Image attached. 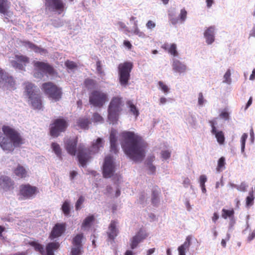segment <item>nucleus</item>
<instances>
[{
	"label": "nucleus",
	"mask_w": 255,
	"mask_h": 255,
	"mask_svg": "<svg viewBox=\"0 0 255 255\" xmlns=\"http://www.w3.org/2000/svg\"><path fill=\"white\" fill-rule=\"evenodd\" d=\"M168 17L169 21L172 24L175 25L178 22L179 19L175 17V15L173 13H169Z\"/></svg>",
	"instance_id": "de8ad7c7"
},
{
	"label": "nucleus",
	"mask_w": 255,
	"mask_h": 255,
	"mask_svg": "<svg viewBox=\"0 0 255 255\" xmlns=\"http://www.w3.org/2000/svg\"><path fill=\"white\" fill-rule=\"evenodd\" d=\"M83 238V234H77L72 240L73 246L82 247V240Z\"/></svg>",
	"instance_id": "e433bc0d"
},
{
	"label": "nucleus",
	"mask_w": 255,
	"mask_h": 255,
	"mask_svg": "<svg viewBox=\"0 0 255 255\" xmlns=\"http://www.w3.org/2000/svg\"><path fill=\"white\" fill-rule=\"evenodd\" d=\"M85 200V198L83 196H81L79 197V199L77 201L75 204V209L76 211L79 210L81 207V205L84 203Z\"/></svg>",
	"instance_id": "a18cd8bd"
},
{
	"label": "nucleus",
	"mask_w": 255,
	"mask_h": 255,
	"mask_svg": "<svg viewBox=\"0 0 255 255\" xmlns=\"http://www.w3.org/2000/svg\"><path fill=\"white\" fill-rule=\"evenodd\" d=\"M24 95L26 99L30 98L38 94V93L35 90L36 86L31 82H26L24 84Z\"/></svg>",
	"instance_id": "aec40b11"
},
{
	"label": "nucleus",
	"mask_w": 255,
	"mask_h": 255,
	"mask_svg": "<svg viewBox=\"0 0 255 255\" xmlns=\"http://www.w3.org/2000/svg\"><path fill=\"white\" fill-rule=\"evenodd\" d=\"M92 121L95 123H102L104 121L103 117L98 113H94Z\"/></svg>",
	"instance_id": "37998d69"
},
{
	"label": "nucleus",
	"mask_w": 255,
	"mask_h": 255,
	"mask_svg": "<svg viewBox=\"0 0 255 255\" xmlns=\"http://www.w3.org/2000/svg\"><path fill=\"white\" fill-rule=\"evenodd\" d=\"M38 192V189L35 186H32L29 184H22L19 187V195L21 199H30Z\"/></svg>",
	"instance_id": "f8f14e48"
},
{
	"label": "nucleus",
	"mask_w": 255,
	"mask_h": 255,
	"mask_svg": "<svg viewBox=\"0 0 255 255\" xmlns=\"http://www.w3.org/2000/svg\"><path fill=\"white\" fill-rule=\"evenodd\" d=\"M51 147L57 156L60 160H62V150L60 145L57 143L52 142L51 144Z\"/></svg>",
	"instance_id": "72a5a7b5"
},
{
	"label": "nucleus",
	"mask_w": 255,
	"mask_h": 255,
	"mask_svg": "<svg viewBox=\"0 0 255 255\" xmlns=\"http://www.w3.org/2000/svg\"><path fill=\"white\" fill-rule=\"evenodd\" d=\"M231 71L230 69H228L224 76V82L227 83L228 84H230L231 82Z\"/></svg>",
	"instance_id": "3c124183"
},
{
	"label": "nucleus",
	"mask_w": 255,
	"mask_h": 255,
	"mask_svg": "<svg viewBox=\"0 0 255 255\" xmlns=\"http://www.w3.org/2000/svg\"><path fill=\"white\" fill-rule=\"evenodd\" d=\"M225 165V158L224 157H221L219 158L218 161V166L217 170L219 172L222 171L223 168H224Z\"/></svg>",
	"instance_id": "79ce46f5"
},
{
	"label": "nucleus",
	"mask_w": 255,
	"mask_h": 255,
	"mask_svg": "<svg viewBox=\"0 0 255 255\" xmlns=\"http://www.w3.org/2000/svg\"><path fill=\"white\" fill-rule=\"evenodd\" d=\"M220 117L225 120H228L229 119V114L228 112L225 110L221 112L220 114Z\"/></svg>",
	"instance_id": "13d9d810"
},
{
	"label": "nucleus",
	"mask_w": 255,
	"mask_h": 255,
	"mask_svg": "<svg viewBox=\"0 0 255 255\" xmlns=\"http://www.w3.org/2000/svg\"><path fill=\"white\" fill-rule=\"evenodd\" d=\"M255 79V69H254L253 71L252 74L250 76V80H254Z\"/></svg>",
	"instance_id": "774afa93"
},
{
	"label": "nucleus",
	"mask_w": 255,
	"mask_h": 255,
	"mask_svg": "<svg viewBox=\"0 0 255 255\" xmlns=\"http://www.w3.org/2000/svg\"><path fill=\"white\" fill-rule=\"evenodd\" d=\"M124 45L127 47L128 49L130 50L132 48V45L130 42L128 40H124Z\"/></svg>",
	"instance_id": "0e129e2a"
},
{
	"label": "nucleus",
	"mask_w": 255,
	"mask_h": 255,
	"mask_svg": "<svg viewBox=\"0 0 255 255\" xmlns=\"http://www.w3.org/2000/svg\"><path fill=\"white\" fill-rule=\"evenodd\" d=\"M162 48L174 56L178 55V52L176 50L177 47L175 43H172L170 45L167 43H165L162 46Z\"/></svg>",
	"instance_id": "c85d7f7f"
},
{
	"label": "nucleus",
	"mask_w": 255,
	"mask_h": 255,
	"mask_svg": "<svg viewBox=\"0 0 255 255\" xmlns=\"http://www.w3.org/2000/svg\"><path fill=\"white\" fill-rule=\"evenodd\" d=\"M255 199L254 191L252 189L249 192V195L246 198V206L250 207L254 204Z\"/></svg>",
	"instance_id": "58836bf2"
},
{
	"label": "nucleus",
	"mask_w": 255,
	"mask_h": 255,
	"mask_svg": "<svg viewBox=\"0 0 255 255\" xmlns=\"http://www.w3.org/2000/svg\"><path fill=\"white\" fill-rule=\"evenodd\" d=\"M117 223L115 220H112L109 226L107 235L108 238L111 240L114 241L119 233V231L116 228Z\"/></svg>",
	"instance_id": "4be33fe9"
},
{
	"label": "nucleus",
	"mask_w": 255,
	"mask_h": 255,
	"mask_svg": "<svg viewBox=\"0 0 255 255\" xmlns=\"http://www.w3.org/2000/svg\"><path fill=\"white\" fill-rule=\"evenodd\" d=\"M15 58L16 61L12 62V66L19 70H25V67L29 63V57L23 55H16Z\"/></svg>",
	"instance_id": "2eb2a0df"
},
{
	"label": "nucleus",
	"mask_w": 255,
	"mask_h": 255,
	"mask_svg": "<svg viewBox=\"0 0 255 255\" xmlns=\"http://www.w3.org/2000/svg\"><path fill=\"white\" fill-rule=\"evenodd\" d=\"M14 182L10 177L2 176L0 177V186L5 191H9L14 188Z\"/></svg>",
	"instance_id": "a211bd4d"
},
{
	"label": "nucleus",
	"mask_w": 255,
	"mask_h": 255,
	"mask_svg": "<svg viewBox=\"0 0 255 255\" xmlns=\"http://www.w3.org/2000/svg\"><path fill=\"white\" fill-rule=\"evenodd\" d=\"M133 68V63L131 62H125L119 65L118 74L119 82L121 86L126 87L128 85L130 77V72Z\"/></svg>",
	"instance_id": "39448f33"
},
{
	"label": "nucleus",
	"mask_w": 255,
	"mask_h": 255,
	"mask_svg": "<svg viewBox=\"0 0 255 255\" xmlns=\"http://www.w3.org/2000/svg\"><path fill=\"white\" fill-rule=\"evenodd\" d=\"M13 172L16 176L19 178H25L27 174V172L25 168L19 164L13 169Z\"/></svg>",
	"instance_id": "bb28decb"
},
{
	"label": "nucleus",
	"mask_w": 255,
	"mask_h": 255,
	"mask_svg": "<svg viewBox=\"0 0 255 255\" xmlns=\"http://www.w3.org/2000/svg\"><path fill=\"white\" fill-rule=\"evenodd\" d=\"M234 214L235 212L233 209L230 210L223 209L222 210V217L224 219H227L228 218H233Z\"/></svg>",
	"instance_id": "c9c22d12"
},
{
	"label": "nucleus",
	"mask_w": 255,
	"mask_h": 255,
	"mask_svg": "<svg viewBox=\"0 0 255 255\" xmlns=\"http://www.w3.org/2000/svg\"><path fill=\"white\" fill-rule=\"evenodd\" d=\"M65 65L69 69H73L76 68L77 64L73 61L67 60L65 62Z\"/></svg>",
	"instance_id": "8fccbe9b"
},
{
	"label": "nucleus",
	"mask_w": 255,
	"mask_h": 255,
	"mask_svg": "<svg viewBox=\"0 0 255 255\" xmlns=\"http://www.w3.org/2000/svg\"><path fill=\"white\" fill-rule=\"evenodd\" d=\"M191 240L192 237L191 236H188L186 238L185 242L178 247V251L179 253V255H186L185 251L186 250H188L191 244Z\"/></svg>",
	"instance_id": "393cba45"
},
{
	"label": "nucleus",
	"mask_w": 255,
	"mask_h": 255,
	"mask_svg": "<svg viewBox=\"0 0 255 255\" xmlns=\"http://www.w3.org/2000/svg\"><path fill=\"white\" fill-rule=\"evenodd\" d=\"M248 138V134L247 133H244L241 137V142H242V151L244 150L245 147V143L247 138Z\"/></svg>",
	"instance_id": "864d4df0"
},
{
	"label": "nucleus",
	"mask_w": 255,
	"mask_h": 255,
	"mask_svg": "<svg viewBox=\"0 0 255 255\" xmlns=\"http://www.w3.org/2000/svg\"><path fill=\"white\" fill-rule=\"evenodd\" d=\"M29 244L32 247H34L36 252H38L41 255H45V251L42 245L36 242H30Z\"/></svg>",
	"instance_id": "f704fd0d"
},
{
	"label": "nucleus",
	"mask_w": 255,
	"mask_h": 255,
	"mask_svg": "<svg viewBox=\"0 0 255 255\" xmlns=\"http://www.w3.org/2000/svg\"><path fill=\"white\" fill-rule=\"evenodd\" d=\"M84 84L86 88H89L95 87L96 82L93 79L87 78L84 80Z\"/></svg>",
	"instance_id": "a19ab883"
},
{
	"label": "nucleus",
	"mask_w": 255,
	"mask_h": 255,
	"mask_svg": "<svg viewBox=\"0 0 255 255\" xmlns=\"http://www.w3.org/2000/svg\"><path fill=\"white\" fill-rule=\"evenodd\" d=\"M209 123L212 127V133L215 135L218 142L220 144H224L225 142L224 134L222 131H217L215 126V122L213 121H210Z\"/></svg>",
	"instance_id": "412c9836"
},
{
	"label": "nucleus",
	"mask_w": 255,
	"mask_h": 255,
	"mask_svg": "<svg viewBox=\"0 0 255 255\" xmlns=\"http://www.w3.org/2000/svg\"><path fill=\"white\" fill-rule=\"evenodd\" d=\"M206 101L204 99L202 93L200 92L198 94V102L199 106H202Z\"/></svg>",
	"instance_id": "6e6d98bb"
},
{
	"label": "nucleus",
	"mask_w": 255,
	"mask_h": 255,
	"mask_svg": "<svg viewBox=\"0 0 255 255\" xmlns=\"http://www.w3.org/2000/svg\"><path fill=\"white\" fill-rule=\"evenodd\" d=\"M171 153L168 150H163L161 152L162 157L164 159H167L170 157Z\"/></svg>",
	"instance_id": "4d7b16f0"
},
{
	"label": "nucleus",
	"mask_w": 255,
	"mask_h": 255,
	"mask_svg": "<svg viewBox=\"0 0 255 255\" xmlns=\"http://www.w3.org/2000/svg\"><path fill=\"white\" fill-rule=\"evenodd\" d=\"M134 29L133 31V34L135 35H138L139 37H143L144 36V34L143 32L140 31L138 29L137 24V21L134 22Z\"/></svg>",
	"instance_id": "49530a36"
},
{
	"label": "nucleus",
	"mask_w": 255,
	"mask_h": 255,
	"mask_svg": "<svg viewBox=\"0 0 255 255\" xmlns=\"http://www.w3.org/2000/svg\"><path fill=\"white\" fill-rule=\"evenodd\" d=\"M126 104L127 107L129 109V112L134 115L135 118H137L139 116V113L138 110L132 101L131 100H128L126 102Z\"/></svg>",
	"instance_id": "c756f323"
},
{
	"label": "nucleus",
	"mask_w": 255,
	"mask_h": 255,
	"mask_svg": "<svg viewBox=\"0 0 255 255\" xmlns=\"http://www.w3.org/2000/svg\"><path fill=\"white\" fill-rule=\"evenodd\" d=\"M62 211L65 216H69L70 213V203L68 200L64 202L61 207Z\"/></svg>",
	"instance_id": "4c0bfd02"
},
{
	"label": "nucleus",
	"mask_w": 255,
	"mask_h": 255,
	"mask_svg": "<svg viewBox=\"0 0 255 255\" xmlns=\"http://www.w3.org/2000/svg\"><path fill=\"white\" fill-rule=\"evenodd\" d=\"M2 131L6 137L0 132V146L4 150L12 151L14 147H19L24 143V139L15 129L4 125Z\"/></svg>",
	"instance_id": "f03ea898"
},
{
	"label": "nucleus",
	"mask_w": 255,
	"mask_h": 255,
	"mask_svg": "<svg viewBox=\"0 0 255 255\" xmlns=\"http://www.w3.org/2000/svg\"><path fill=\"white\" fill-rule=\"evenodd\" d=\"M113 188L111 186H107L106 189V192L105 194H111L112 192Z\"/></svg>",
	"instance_id": "69168bd1"
},
{
	"label": "nucleus",
	"mask_w": 255,
	"mask_h": 255,
	"mask_svg": "<svg viewBox=\"0 0 255 255\" xmlns=\"http://www.w3.org/2000/svg\"><path fill=\"white\" fill-rule=\"evenodd\" d=\"M9 5L10 2L8 0H0V13L4 15L7 14Z\"/></svg>",
	"instance_id": "7c9ffc66"
},
{
	"label": "nucleus",
	"mask_w": 255,
	"mask_h": 255,
	"mask_svg": "<svg viewBox=\"0 0 255 255\" xmlns=\"http://www.w3.org/2000/svg\"><path fill=\"white\" fill-rule=\"evenodd\" d=\"M41 89L48 98L55 102L59 101L62 98L63 93L61 88L51 82L43 83Z\"/></svg>",
	"instance_id": "0eeeda50"
},
{
	"label": "nucleus",
	"mask_w": 255,
	"mask_h": 255,
	"mask_svg": "<svg viewBox=\"0 0 255 255\" xmlns=\"http://www.w3.org/2000/svg\"><path fill=\"white\" fill-rule=\"evenodd\" d=\"M77 125L83 129H88L90 122L88 118H81L77 122Z\"/></svg>",
	"instance_id": "473e14b6"
},
{
	"label": "nucleus",
	"mask_w": 255,
	"mask_h": 255,
	"mask_svg": "<svg viewBox=\"0 0 255 255\" xmlns=\"http://www.w3.org/2000/svg\"><path fill=\"white\" fill-rule=\"evenodd\" d=\"M97 70L99 73H102V63L100 60L96 62Z\"/></svg>",
	"instance_id": "052dcab7"
},
{
	"label": "nucleus",
	"mask_w": 255,
	"mask_h": 255,
	"mask_svg": "<svg viewBox=\"0 0 255 255\" xmlns=\"http://www.w3.org/2000/svg\"><path fill=\"white\" fill-rule=\"evenodd\" d=\"M158 85L160 89L162 90V91L165 93H168L169 91V88L165 84L163 83L162 81H159L158 82Z\"/></svg>",
	"instance_id": "603ef678"
},
{
	"label": "nucleus",
	"mask_w": 255,
	"mask_h": 255,
	"mask_svg": "<svg viewBox=\"0 0 255 255\" xmlns=\"http://www.w3.org/2000/svg\"><path fill=\"white\" fill-rule=\"evenodd\" d=\"M60 247L58 242H53L47 244L46 251L47 255H54V252L56 251Z\"/></svg>",
	"instance_id": "cd10ccee"
},
{
	"label": "nucleus",
	"mask_w": 255,
	"mask_h": 255,
	"mask_svg": "<svg viewBox=\"0 0 255 255\" xmlns=\"http://www.w3.org/2000/svg\"><path fill=\"white\" fill-rule=\"evenodd\" d=\"M115 166L113 162V157L111 156H107L105 158L104 163L103 166V174L105 178L111 177L114 172Z\"/></svg>",
	"instance_id": "ddd939ff"
},
{
	"label": "nucleus",
	"mask_w": 255,
	"mask_h": 255,
	"mask_svg": "<svg viewBox=\"0 0 255 255\" xmlns=\"http://www.w3.org/2000/svg\"><path fill=\"white\" fill-rule=\"evenodd\" d=\"M89 100L93 106L101 108L108 101V95L101 90H93L89 94Z\"/></svg>",
	"instance_id": "6e6552de"
},
{
	"label": "nucleus",
	"mask_w": 255,
	"mask_h": 255,
	"mask_svg": "<svg viewBox=\"0 0 255 255\" xmlns=\"http://www.w3.org/2000/svg\"><path fill=\"white\" fill-rule=\"evenodd\" d=\"M45 10L61 14L66 9V4L62 0H43Z\"/></svg>",
	"instance_id": "9d476101"
},
{
	"label": "nucleus",
	"mask_w": 255,
	"mask_h": 255,
	"mask_svg": "<svg viewBox=\"0 0 255 255\" xmlns=\"http://www.w3.org/2000/svg\"><path fill=\"white\" fill-rule=\"evenodd\" d=\"M172 68L174 71L179 73L186 72V66L178 60H174L172 64Z\"/></svg>",
	"instance_id": "a878e982"
},
{
	"label": "nucleus",
	"mask_w": 255,
	"mask_h": 255,
	"mask_svg": "<svg viewBox=\"0 0 255 255\" xmlns=\"http://www.w3.org/2000/svg\"><path fill=\"white\" fill-rule=\"evenodd\" d=\"M33 66L35 71L33 76L36 78H42L43 74L54 76L57 74L54 67L48 63L41 61H34Z\"/></svg>",
	"instance_id": "423d86ee"
},
{
	"label": "nucleus",
	"mask_w": 255,
	"mask_h": 255,
	"mask_svg": "<svg viewBox=\"0 0 255 255\" xmlns=\"http://www.w3.org/2000/svg\"><path fill=\"white\" fill-rule=\"evenodd\" d=\"M27 102L34 109L40 110L42 108L41 96L38 93L27 99Z\"/></svg>",
	"instance_id": "f3484780"
},
{
	"label": "nucleus",
	"mask_w": 255,
	"mask_h": 255,
	"mask_svg": "<svg viewBox=\"0 0 255 255\" xmlns=\"http://www.w3.org/2000/svg\"><path fill=\"white\" fill-rule=\"evenodd\" d=\"M15 83L13 77L0 68V87L7 90L14 89Z\"/></svg>",
	"instance_id": "9b49d317"
},
{
	"label": "nucleus",
	"mask_w": 255,
	"mask_h": 255,
	"mask_svg": "<svg viewBox=\"0 0 255 255\" xmlns=\"http://www.w3.org/2000/svg\"><path fill=\"white\" fill-rule=\"evenodd\" d=\"M207 181V177L205 175H202L200 176V184L203 185L205 184V182Z\"/></svg>",
	"instance_id": "680f3d73"
},
{
	"label": "nucleus",
	"mask_w": 255,
	"mask_h": 255,
	"mask_svg": "<svg viewBox=\"0 0 255 255\" xmlns=\"http://www.w3.org/2000/svg\"><path fill=\"white\" fill-rule=\"evenodd\" d=\"M147 236V235L146 233H143L141 230H140L131 239L130 244V248L132 250L136 248L138 244L145 239Z\"/></svg>",
	"instance_id": "6ab92c4d"
},
{
	"label": "nucleus",
	"mask_w": 255,
	"mask_h": 255,
	"mask_svg": "<svg viewBox=\"0 0 255 255\" xmlns=\"http://www.w3.org/2000/svg\"><path fill=\"white\" fill-rule=\"evenodd\" d=\"M67 121L63 117H60L53 121L50 124L49 134L53 137H57L61 132H65L68 128Z\"/></svg>",
	"instance_id": "1a4fd4ad"
},
{
	"label": "nucleus",
	"mask_w": 255,
	"mask_h": 255,
	"mask_svg": "<svg viewBox=\"0 0 255 255\" xmlns=\"http://www.w3.org/2000/svg\"><path fill=\"white\" fill-rule=\"evenodd\" d=\"M158 192L153 191L152 193V202L153 204H156L158 201Z\"/></svg>",
	"instance_id": "5fc2aeb1"
},
{
	"label": "nucleus",
	"mask_w": 255,
	"mask_h": 255,
	"mask_svg": "<svg viewBox=\"0 0 255 255\" xmlns=\"http://www.w3.org/2000/svg\"><path fill=\"white\" fill-rule=\"evenodd\" d=\"M77 175V172L75 171H72L70 173V176L72 180Z\"/></svg>",
	"instance_id": "338daca9"
},
{
	"label": "nucleus",
	"mask_w": 255,
	"mask_h": 255,
	"mask_svg": "<svg viewBox=\"0 0 255 255\" xmlns=\"http://www.w3.org/2000/svg\"><path fill=\"white\" fill-rule=\"evenodd\" d=\"M219 218V216L218 213L215 212L213 214V216L212 217V220L214 223H216L217 221V220Z\"/></svg>",
	"instance_id": "e2e57ef3"
},
{
	"label": "nucleus",
	"mask_w": 255,
	"mask_h": 255,
	"mask_svg": "<svg viewBox=\"0 0 255 255\" xmlns=\"http://www.w3.org/2000/svg\"><path fill=\"white\" fill-rule=\"evenodd\" d=\"M66 230L65 223H57L53 227L49 235L50 240H54L62 236Z\"/></svg>",
	"instance_id": "dca6fc26"
},
{
	"label": "nucleus",
	"mask_w": 255,
	"mask_h": 255,
	"mask_svg": "<svg viewBox=\"0 0 255 255\" xmlns=\"http://www.w3.org/2000/svg\"><path fill=\"white\" fill-rule=\"evenodd\" d=\"M116 135L117 131L115 129H112L110 134L111 151L115 153H117L118 152L117 144V137Z\"/></svg>",
	"instance_id": "5701e85b"
},
{
	"label": "nucleus",
	"mask_w": 255,
	"mask_h": 255,
	"mask_svg": "<svg viewBox=\"0 0 255 255\" xmlns=\"http://www.w3.org/2000/svg\"><path fill=\"white\" fill-rule=\"evenodd\" d=\"M123 106L124 102L122 97L116 96L111 99L108 108V119L111 123L114 124L117 123Z\"/></svg>",
	"instance_id": "20e7f679"
},
{
	"label": "nucleus",
	"mask_w": 255,
	"mask_h": 255,
	"mask_svg": "<svg viewBox=\"0 0 255 255\" xmlns=\"http://www.w3.org/2000/svg\"><path fill=\"white\" fill-rule=\"evenodd\" d=\"M25 45H27L30 48L34 50L35 52H43L44 49L38 47L37 46L30 41H25Z\"/></svg>",
	"instance_id": "ea45409f"
},
{
	"label": "nucleus",
	"mask_w": 255,
	"mask_h": 255,
	"mask_svg": "<svg viewBox=\"0 0 255 255\" xmlns=\"http://www.w3.org/2000/svg\"><path fill=\"white\" fill-rule=\"evenodd\" d=\"M82 247L74 246L71 249V255H80L81 254V249Z\"/></svg>",
	"instance_id": "09e8293b"
},
{
	"label": "nucleus",
	"mask_w": 255,
	"mask_h": 255,
	"mask_svg": "<svg viewBox=\"0 0 255 255\" xmlns=\"http://www.w3.org/2000/svg\"><path fill=\"white\" fill-rule=\"evenodd\" d=\"M122 147L125 153L135 162L141 161L145 156L147 143L133 131H125L122 134Z\"/></svg>",
	"instance_id": "f257e3e1"
},
{
	"label": "nucleus",
	"mask_w": 255,
	"mask_h": 255,
	"mask_svg": "<svg viewBox=\"0 0 255 255\" xmlns=\"http://www.w3.org/2000/svg\"><path fill=\"white\" fill-rule=\"evenodd\" d=\"M155 23L152 20H148L146 24V26L148 29H152L155 27Z\"/></svg>",
	"instance_id": "bf43d9fd"
},
{
	"label": "nucleus",
	"mask_w": 255,
	"mask_h": 255,
	"mask_svg": "<svg viewBox=\"0 0 255 255\" xmlns=\"http://www.w3.org/2000/svg\"><path fill=\"white\" fill-rule=\"evenodd\" d=\"M78 138L77 136L70 137L67 138L65 142V148L67 152L72 155H76V152H78V150H76Z\"/></svg>",
	"instance_id": "4468645a"
},
{
	"label": "nucleus",
	"mask_w": 255,
	"mask_h": 255,
	"mask_svg": "<svg viewBox=\"0 0 255 255\" xmlns=\"http://www.w3.org/2000/svg\"><path fill=\"white\" fill-rule=\"evenodd\" d=\"M95 218L93 215L87 217L83 221L81 227L83 229L89 228L91 226L92 223L95 221Z\"/></svg>",
	"instance_id": "2f4dec72"
},
{
	"label": "nucleus",
	"mask_w": 255,
	"mask_h": 255,
	"mask_svg": "<svg viewBox=\"0 0 255 255\" xmlns=\"http://www.w3.org/2000/svg\"><path fill=\"white\" fill-rule=\"evenodd\" d=\"M103 146V140L100 137L93 142L90 147H86L83 144H80L78 147L77 155L80 164L82 167L86 166L87 162L91 158L92 154L98 152Z\"/></svg>",
	"instance_id": "7ed1b4c3"
},
{
	"label": "nucleus",
	"mask_w": 255,
	"mask_h": 255,
	"mask_svg": "<svg viewBox=\"0 0 255 255\" xmlns=\"http://www.w3.org/2000/svg\"><path fill=\"white\" fill-rule=\"evenodd\" d=\"M215 29L214 26H211L207 28L204 32V35L208 44H211L214 41Z\"/></svg>",
	"instance_id": "b1692460"
},
{
	"label": "nucleus",
	"mask_w": 255,
	"mask_h": 255,
	"mask_svg": "<svg viewBox=\"0 0 255 255\" xmlns=\"http://www.w3.org/2000/svg\"><path fill=\"white\" fill-rule=\"evenodd\" d=\"M187 12L184 8L181 9L179 15V20L181 22H184L187 18Z\"/></svg>",
	"instance_id": "c03bdc74"
}]
</instances>
